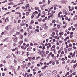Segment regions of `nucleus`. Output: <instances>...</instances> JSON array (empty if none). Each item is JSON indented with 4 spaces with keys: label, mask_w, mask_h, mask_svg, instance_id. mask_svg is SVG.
<instances>
[{
    "label": "nucleus",
    "mask_w": 77,
    "mask_h": 77,
    "mask_svg": "<svg viewBox=\"0 0 77 77\" xmlns=\"http://www.w3.org/2000/svg\"><path fill=\"white\" fill-rule=\"evenodd\" d=\"M52 54V52H50L48 56V57H49Z\"/></svg>",
    "instance_id": "f3484780"
},
{
    "label": "nucleus",
    "mask_w": 77,
    "mask_h": 77,
    "mask_svg": "<svg viewBox=\"0 0 77 77\" xmlns=\"http://www.w3.org/2000/svg\"><path fill=\"white\" fill-rule=\"evenodd\" d=\"M11 12H15V10H12L11 11Z\"/></svg>",
    "instance_id": "69168bd1"
},
{
    "label": "nucleus",
    "mask_w": 77,
    "mask_h": 77,
    "mask_svg": "<svg viewBox=\"0 0 77 77\" xmlns=\"http://www.w3.org/2000/svg\"><path fill=\"white\" fill-rule=\"evenodd\" d=\"M33 49V47L32 46H29L27 48V50L28 52L31 51Z\"/></svg>",
    "instance_id": "7ed1b4c3"
},
{
    "label": "nucleus",
    "mask_w": 77,
    "mask_h": 77,
    "mask_svg": "<svg viewBox=\"0 0 77 77\" xmlns=\"http://www.w3.org/2000/svg\"><path fill=\"white\" fill-rule=\"evenodd\" d=\"M24 22H25L24 23H27V22H28V20H24Z\"/></svg>",
    "instance_id": "a878e982"
},
{
    "label": "nucleus",
    "mask_w": 77,
    "mask_h": 77,
    "mask_svg": "<svg viewBox=\"0 0 77 77\" xmlns=\"http://www.w3.org/2000/svg\"><path fill=\"white\" fill-rule=\"evenodd\" d=\"M23 42L24 41H23V40H22L19 41L18 43L20 45H21V44H22V43H23Z\"/></svg>",
    "instance_id": "6e6552de"
},
{
    "label": "nucleus",
    "mask_w": 77,
    "mask_h": 77,
    "mask_svg": "<svg viewBox=\"0 0 77 77\" xmlns=\"http://www.w3.org/2000/svg\"><path fill=\"white\" fill-rule=\"evenodd\" d=\"M34 23V21L33 20H31V22L30 23V24H32Z\"/></svg>",
    "instance_id": "a211bd4d"
},
{
    "label": "nucleus",
    "mask_w": 77,
    "mask_h": 77,
    "mask_svg": "<svg viewBox=\"0 0 77 77\" xmlns=\"http://www.w3.org/2000/svg\"><path fill=\"white\" fill-rule=\"evenodd\" d=\"M44 29L45 30H48V26H46L44 27Z\"/></svg>",
    "instance_id": "4be33fe9"
},
{
    "label": "nucleus",
    "mask_w": 77,
    "mask_h": 77,
    "mask_svg": "<svg viewBox=\"0 0 77 77\" xmlns=\"http://www.w3.org/2000/svg\"><path fill=\"white\" fill-rule=\"evenodd\" d=\"M52 23H56V20H52Z\"/></svg>",
    "instance_id": "e433bc0d"
},
{
    "label": "nucleus",
    "mask_w": 77,
    "mask_h": 77,
    "mask_svg": "<svg viewBox=\"0 0 77 77\" xmlns=\"http://www.w3.org/2000/svg\"><path fill=\"white\" fill-rule=\"evenodd\" d=\"M24 36H26L27 35V32H25L24 34Z\"/></svg>",
    "instance_id": "bf43d9fd"
},
{
    "label": "nucleus",
    "mask_w": 77,
    "mask_h": 77,
    "mask_svg": "<svg viewBox=\"0 0 77 77\" xmlns=\"http://www.w3.org/2000/svg\"><path fill=\"white\" fill-rule=\"evenodd\" d=\"M21 21V20H18L17 23H20Z\"/></svg>",
    "instance_id": "473e14b6"
},
{
    "label": "nucleus",
    "mask_w": 77,
    "mask_h": 77,
    "mask_svg": "<svg viewBox=\"0 0 77 77\" xmlns=\"http://www.w3.org/2000/svg\"><path fill=\"white\" fill-rule=\"evenodd\" d=\"M5 29L6 30H8L9 29V27H8V26H7L6 27Z\"/></svg>",
    "instance_id": "c85d7f7f"
},
{
    "label": "nucleus",
    "mask_w": 77,
    "mask_h": 77,
    "mask_svg": "<svg viewBox=\"0 0 77 77\" xmlns=\"http://www.w3.org/2000/svg\"><path fill=\"white\" fill-rule=\"evenodd\" d=\"M7 2V0H5V1L3 2L2 3H6V2Z\"/></svg>",
    "instance_id": "603ef678"
},
{
    "label": "nucleus",
    "mask_w": 77,
    "mask_h": 77,
    "mask_svg": "<svg viewBox=\"0 0 77 77\" xmlns=\"http://www.w3.org/2000/svg\"><path fill=\"white\" fill-rule=\"evenodd\" d=\"M42 18H40L38 20V21H39V22H41L42 21Z\"/></svg>",
    "instance_id": "aec40b11"
},
{
    "label": "nucleus",
    "mask_w": 77,
    "mask_h": 77,
    "mask_svg": "<svg viewBox=\"0 0 77 77\" xmlns=\"http://www.w3.org/2000/svg\"><path fill=\"white\" fill-rule=\"evenodd\" d=\"M46 6V5L45 4L41 5H40V8H44Z\"/></svg>",
    "instance_id": "9d476101"
},
{
    "label": "nucleus",
    "mask_w": 77,
    "mask_h": 77,
    "mask_svg": "<svg viewBox=\"0 0 77 77\" xmlns=\"http://www.w3.org/2000/svg\"><path fill=\"white\" fill-rule=\"evenodd\" d=\"M75 52L73 53V54H72V55L71 56V57H75Z\"/></svg>",
    "instance_id": "ddd939ff"
},
{
    "label": "nucleus",
    "mask_w": 77,
    "mask_h": 77,
    "mask_svg": "<svg viewBox=\"0 0 77 77\" xmlns=\"http://www.w3.org/2000/svg\"><path fill=\"white\" fill-rule=\"evenodd\" d=\"M48 53H49V51H47L46 52V54H48Z\"/></svg>",
    "instance_id": "a19ab883"
},
{
    "label": "nucleus",
    "mask_w": 77,
    "mask_h": 77,
    "mask_svg": "<svg viewBox=\"0 0 77 77\" xmlns=\"http://www.w3.org/2000/svg\"><path fill=\"white\" fill-rule=\"evenodd\" d=\"M27 31L28 32H30V29H29V28H27Z\"/></svg>",
    "instance_id": "3c124183"
},
{
    "label": "nucleus",
    "mask_w": 77,
    "mask_h": 77,
    "mask_svg": "<svg viewBox=\"0 0 77 77\" xmlns=\"http://www.w3.org/2000/svg\"><path fill=\"white\" fill-rule=\"evenodd\" d=\"M29 28L30 29H32V26H29Z\"/></svg>",
    "instance_id": "c756f323"
},
{
    "label": "nucleus",
    "mask_w": 77,
    "mask_h": 77,
    "mask_svg": "<svg viewBox=\"0 0 77 77\" xmlns=\"http://www.w3.org/2000/svg\"><path fill=\"white\" fill-rule=\"evenodd\" d=\"M65 59L64 58H61V60H62V61H65Z\"/></svg>",
    "instance_id": "09e8293b"
},
{
    "label": "nucleus",
    "mask_w": 77,
    "mask_h": 77,
    "mask_svg": "<svg viewBox=\"0 0 77 77\" xmlns=\"http://www.w3.org/2000/svg\"><path fill=\"white\" fill-rule=\"evenodd\" d=\"M51 48H56V46H55V45H54L52 46Z\"/></svg>",
    "instance_id": "2f4dec72"
},
{
    "label": "nucleus",
    "mask_w": 77,
    "mask_h": 77,
    "mask_svg": "<svg viewBox=\"0 0 77 77\" xmlns=\"http://www.w3.org/2000/svg\"><path fill=\"white\" fill-rule=\"evenodd\" d=\"M65 61H63L62 62V64H63V65H64V64H65Z\"/></svg>",
    "instance_id": "774afa93"
},
{
    "label": "nucleus",
    "mask_w": 77,
    "mask_h": 77,
    "mask_svg": "<svg viewBox=\"0 0 77 77\" xmlns=\"http://www.w3.org/2000/svg\"><path fill=\"white\" fill-rule=\"evenodd\" d=\"M74 27L75 28L77 27V23L76 24H75Z\"/></svg>",
    "instance_id": "4d7b16f0"
},
{
    "label": "nucleus",
    "mask_w": 77,
    "mask_h": 77,
    "mask_svg": "<svg viewBox=\"0 0 77 77\" xmlns=\"http://www.w3.org/2000/svg\"><path fill=\"white\" fill-rule=\"evenodd\" d=\"M57 29H59L60 27V25H58L57 26Z\"/></svg>",
    "instance_id": "c9c22d12"
},
{
    "label": "nucleus",
    "mask_w": 77,
    "mask_h": 77,
    "mask_svg": "<svg viewBox=\"0 0 77 77\" xmlns=\"http://www.w3.org/2000/svg\"><path fill=\"white\" fill-rule=\"evenodd\" d=\"M20 32H17L16 34H14L13 35V36H14V37H16V35H17V36H18V35H20Z\"/></svg>",
    "instance_id": "39448f33"
},
{
    "label": "nucleus",
    "mask_w": 77,
    "mask_h": 77,
    "mask_svg": "<svg viewBox=\"0 0 77 77\" xmlns=\"http://www.w3.org/2000/svg\"><path fill=\"white\" fill-rule=\"evenodd\" d=\"M21 68V67L20 66H18V68H17V69H18V71L19 69H20V68Z\"/></svg>",
    "instance_id": "37998d69"
},
{
    "label": "nucleus",
    "mask_w": 77,
    "mask_h": 77,
    "mask_svg": "<svg viewBox=\"0 0 77 77\" xmlns=\"http://www.w3.org/2000/svg\"><path fill=\"white\" fill-rule=\"evenodd\" d=\"M23 45L21 46V48L23 50H26L27 47H28L29 46V44H26V43H24L23 44Z\"/></svg>",
    "instance_id": "f257e3e1"
},
{
    "label": "nucleus",
    "mask_w": 77,
    "mask_h": 77,
    "mask_svg": "<svg viewBox=\"0 0 77 77\" xmlns=\"http://www.w3.org/2000/svg\"><path fill=\"white\" fill-rule=\"evenodd\" d=\"M38 12H39L38 14H40H40H41V10H39V9L38 10Z\"/></svg>",
    "instance_id": "ea45409f"
},
{
    "label": "nucleus",
    "mask_w": 77,
    "mask_h": 77,
    "mask_svg": "<svg viewBox=\"0 0 77 77\" xmlns=\"http://www.w3.org/2000/svg\"><path fill=\"white\" fill-rule=\"evenodd\" d=\"M29 6H30V5L29 4H27L25 6L26 9H27V7L29 8Z\"/></svg>",
    "instance_id": "1a4fd4ad"
},
{
    "label": "nucleus",
    "mask_w": 77,
    "mask_h": 77,
    "mask_svg": "<svg viewBox=\"0 0 77 77\" xmlns=\"http://www.w3.org/2000/svg\"><path fill=\"white\" fill-rule=\"evenodd\" d=\"M17 44L16 43H14L13 44V46H16Z\"/></svg>",
    "instance_id": "e2e57ef3"
},
{
    "label": "nucleus",
    "mask_w": 77,
    "mask_h": 77,
    "mask_svg": "<svg viewBox=\"0 0 77 77\" xmlns=\"http://www.w3.org/2000/svg\"><path fill=\"white\" fill-rule=\"evenodd\" d=\"M34 15H36V13L35 12H33V13H32V15L31 16V19H32L33 18H34V17H35Z\"/></svg>",
    "instance_id": "0eeeda50"
},
{
    "label": "nucleus",
    "mask_w": 77,
    "mask_h": 77,
    "mask_svg": "<svg viewBox=\"0 0 77 77\" xmlns=\"http://www.w3.org/2000/svg\"><path fill=\"white\" fill-rule=\"evenodd\" d=\"M69 37L68 36L65 39H64V41H66V40H67V39H69Z\"/></svg>",
    "instance_id": "f8f14e48"
},
{
    "label": "nucleus",
    "mask_w": 77,
    "mask_h": 77,
    "mask_svg": "<svg viewBox=\"0 0 77 77\" xmlns=\"http://www.w3.org/2000/svg\"><path fill=\"white\" fill-rule=\"evenodd\" d=\"M15 53L16 54H17V55H18L19 54H20V53H21V52H20V51H16Z\"/></svg>",
    "instance_id": "423d86ee"
},
{
    "label": "nucleus",
    "mask_w": 77,
    "mask_h": 77,
    "mask_svg": "<svg viewBox=\"0 0 77 77\" xmlns=\"http://www.w3.org/2000/svg\"><path fill=\"white\" fill-rule=\"evenodd\" d=\"M58 54H60V53H61V51L60 50H59L58 51Z\"/></svg>",
    "instance_id": "79ce46f5"
},
{
    "label": "nucleus",
    "mask_w": 77,
    "mask_h": 77,
    "mask_svg": "<svg viewBox=\"0 0 77 77\" xmlns=\"http://www.w3.org/2000/svg\"><path fill=\"white\" fill-rule=\"evenodd\" d=\"M30 46L32 47V46H33V44L32 43H31L30 44Z\"/></svg>",
    "instance_id": "de8ad7c7"
},
{
    "label": "nucleus",
    "mask_w": 77,
    "mask_h": 77,
    "mask_svg": "<svg viewBox=\"0 0 77 77\" xmlns=\"http://www.w3.org/2000/svg\"><path fill=\"white\" fill-rule=\"evenodd\" d=\"M56 49H57V50H59V46H57L56 47Z\"/></svg>",
    "instance_id": "338daca9"
},
{
    "label": "nucleus",
    "mask_w": 77,
    "mask_h": 77,
    "mask_svg": "<svg viewBox=\"0 0 77 77\" xmlns=\"http://www.w3.org/2000/svg\"><path fill=\"white\" fill-rule=\"evenodd\" d=\"M71 50H72V48H69L68 49V51H71Z\"/></svg>",
    "instance_id": "bb28decb"
},
{
    "label": "nucleus",
    "mask_w": 77,
    "mask_h": 77,
    "mask_svg": "<svg viewBox=\"0 0 77 77\" xmlns=\"http://www.w3.org/2000/svg\"><path fill=\"white\" fill-rule=\"evenodd\" d=\"M56 74H57V71H56V70H55L52 72V75H56Z\"/></svg>",
    "instance_id": "20e7f679"
},
{
    "label": "nucleus",
    "mask_w": 77,
    "mask_h": 77,
    "mask_svg": "<svg viewBox=\"0 0 77 77\" xmlns=\"http://www.w3.org/2000/svg\"><path fill=\"white\" fill-rule=\"evenodd\" d=\"M38 53L39 54H41V53H42V51H41L40 49H38Z\"/></svg>",
    "instance_id": "dca6fc26"
},
{
    "label": "nucleus",
    "mask_w": 77,
    "mask_h": 77,
    "mask_svg": "<svg viewBox=\"0 0 77 77\" xmlns=\"http://www.w3.org/2000/svg\"><path fill=\"white\" fill-rule=\"evenodd\" d=\"M73 47L75 50H76V49H77V48L75 46H73Z\"/></svg>",
    "instance_id": "864d4df0"
},
{
    "label": "nucleus",
    "mask_w": 77,
    "mask_h": 77,
    "mask_svg": "<svg viewBox=\"0 0 77 77\" xmlns=\"http://www.w3.org/2000/svg\"><path fill=\"white\" fill-rule=\"evenodd\" d=\"M4 66V65H3V64H1L0 65V67L1 68H2V66Z\"/></svg>",
    "instance_id": "58836bf2"
},
{
    "label": "nucleus",
    "mask_w": 77,
    "mask_h": 77,
    "mask_svg": "<svg viewBox=\"0 0 77 77\" xmlns=\"http://www.w3.org/2000/svg\"><path fill=\"white\" fill-rule=\"evenodd\" d=\"M76 66H77V64H75L73 66V68H75L76 67Z\"/></svg>",
    "instance_id": "4c0bfd02"
},
{
    "label": "nucleus",
    "mask_w": 77,
    "mask_h": 77,
    "mask_svg": "<svg viewBox=\"0 0 77 77\" xmlns=\"http://www.w3.org/2000/svg\"><path fill=\"white\" fill-rule=\"evenodd\" d=\"M39 17H40V14H38V15L36 16V19H38V18H39Z\"/></svg>",
    "instance_id": "6ab92c4d"
},
{
    "label": "nucleus",
    "mask_w": 77,
    "mask_h": 77,
    "mask_svg": "<svg viewBox=\"0 0 77 77\" xmlns=\"http://www.w3.org/2000/svg\"><path fill=\"white\" fill-rule=\"evenodd\" d=\"M20 26H25V24L24 23H20Z\"/></svg>",
    "instance_id": "412c9836"
},
{
    "label": "nucleus",
    "mask_w": 77,
    "mask_h": 77,
    "mask_svg": "<svg viewBox=\"0 0 77 77\" xmlns=\"http://www.w3.org/2000/svg\"><path fill=\"white\" fill-rule=\"evenodd\" d=\"M50 2H51V1H50L49 0L48 1V5H49V4H50Z\"/></svg>",
    "instance_id": "6e6d98bb"
},
{
    "label": "nucleus",
    "mask_w": 77,
    "mask_h": 77,
    "mask_svg": "<svg viewBox=\"0 0 77 77\" xmlns=\"http://www.w3.org/2000/svg\"><path fill=\"white\" fill-rule=\"evenodd\" d=\"M39 58H40V57L38 56L36 58V60H38V59H39Z\"/></svg>",
    "instance_id": "c03bdc74"
},
{
    "label": "nucleus",
    "mask_w": 77,
    "mask_h": 77,
    "mask_svg": "<svg viewBox=\"0 0 77 77\" xmlns=\"http://www.w3.org/2000/svg\"><path fill=\"white\" fill-rule=\"evenodd\" d=\"M12 39H13L14 42L15 43H16L18 42V38L17 37H13Z\"/></svg>",
    "instance_id": "f03ea898"
},
{
    "label": "nucleus",
    "mask_w": 77,
    "mask_h": 77,
    "mask_svg": "<svg viewBox=\"0 0 77 77\" xmlns=\"http://www.w3.org/2000/svg\"><path fill=\"white\" fill-rule=\"evenodd\" d=\"M35 31H36V32H39V30L38 29H35Z\"/></svg>",
    "instance_id": "7c9ffc66"
},
{
    "label": "nucleus",
    "mask_w": 77,
    "mask_h": 77,
    "mask_svg": "<svg viewBox=\"0 0 77 77\" xmlns=\"http://www.w3.org/2000/svg\"><path fill=\"white\" fill-rule=\"evenodd\" d=\"M20 32L21 33H23V32H24V29H21L20 30Z\"/></svg>",
    "instance_id": "f704fd0d"
},
{
    "label": "nucleus",
    "mask_w": 77,
    "mask_h": 77,
    "mask_svg": "<svg viewBox=\"0 0 77 77\" xmlns=\"http://www.w3.org/2000/svg\"><path fill=\"white\" fill-rule=\"evenodd\" d=\"M69 54L70 56H72V54H73L71 52Z\"/></svg>",
    "instance_id": "052dcab7"
},
{
    "label": "nucleus",
    "mask_w": 77,
    "mask_h": 77,
    "mask_svg": "<svg viewBox=\"0 0 77 77\" xmlns=\"http://www.w3.org/2000/svg\"><path fill=\"white\" fill-rule=\"evenodd\" d=\"M34 45H38V44H37L36 43H35L34 44Z\"/></svg>",
    "instance_id": "13d9d810"
},
{
    "label": "nucleus",
    "mask_w": 77,
    "mask_h": 77,
    "mask_svg": "<svg viewBox=\"0 0 77 77\" xmlns=\"http://www.w3.org/2000/svg\"><path fill=\"white\" fill-rule=\"evenodd\" d=\"M28 59H29V61H32V57H28Z\"/></svg>",
    "instance_id": "2eb2a0df"
},
{
    "label": "nucleus",
    "mask_w": 77,
    "mask_h": 77,
    "mask_svg": "<svg viewBox=\"0 0 77 77\" xmlns=\"http://www.w3.org/2000/svg\"><path fill=\"white\" fill-rule=\"evenodd\" d=\"M61 2L63 3H65V0H62Z\"/></svg>",
    "instance_id": "cd10ccee"
},
{
    "label": "nucleus",
    "mask_w": 77,
    "mask_h": 77,
    "mask_svg": "<svg viewBox=\"0 0 77 77\" xmlns=\"http://www.w3.org/2000/svg\"><path fill=\"white\" fill-rule=\"evenodd\" d=\"M45 46H43L42 50H45Z\"/></svg>",
    "instance_id": "8fccbe9b"
},
{
    "label": "nucleus",
    "mask_w": 77,
    "mask_h": 77,
    "mask_svg": "<svg viewBox=\"0 0 77 77\" xmlns=\"http://www.w3.org/2000/svg\"><path fill=\"white\" fill-rule=\"evenodd\" d=\"M24 41L26 42H27V39L25 38L24 39Z\"/></svg>",
    "instance_id": "72a5a7b5"
},
{
    "label": "nucleus",
    "mask_w": 77,
    "mask_h": 77,
    "mask_svg": "<svg viewBox=\"0 0 77 77\" xmlns=\"http://www.w3.org/2000/svg\"><path fill=\"white\" fill-rule=\"evenodd\" d=\"M35 10H38V9H39V7H36L35 8Z\"/></svg>",
    "instance_id": "393cba45"
},
{
    "label": "nucleus",
    "mask_w": 77,
    "mask_h": 77,
    "mask_svg": "<svg viewBox=\"0 0 77 77\" xmlns=\"http://www.w3.org/2000/svg\"><path fill=\"white\" fill-rule=\"evenodd\" d=\"M42 53H43V54H44L45 53V51H44L42 50Z\"/></svg>",
    "instance_id": "680f3d73"
},
{
    "label": "nucleus",
    "mask_w": 77,
    "mask_h": 77,
    "mask_svg": "<svg viewBox=\"0 0 77 77\" xmlns=\"http://www.w3.org/2000/svg\"><path fill=\"white\" fill-rule=\"evenodd\" d=\"M17 14H18V15H21V13L20 12H18Z\"/></svg>",
    "instance_id": "5fc2aeb1"
},
{
    "label": "nucleus",
    "mask_w": 77,
    "mask_h": 77,
    "mask_svg": "<svg viewBox=\"0 0 77 77\" xmlns=\"http://www.w3.org/2000/svg\"><path fill=\"white\" fill-rule=\"evenodd\" d=\"M11 57V55L9 54L6 57L7 59H9Z\"/></svg>",
    "instance_id": "4468645a"
},
{
    "label": "nucleus",
    "mask_w": 77,
    "mask_h": 77,
    "mask_svg": "<svg viewBox=\"0 0 77 77\" xmlns=\"http://www.w3.org/2000/svg\"><path fill=\"white\" fill-rule=\"evenodd\" d=\"M19 36L20 39H23V35H22V34H20L19 35Z\"/></svg>",
    "instance_id": "9b49d317"
},
{
    "label": "nucleus",
    "mask_w": 77,
    "mask_h": 77,
    "mask_svg": "<svg viewBox=\"0 0 77 77\" xmlns=\"http://www.w3.org/2000/svg\"><path fill=\"white\" fill-rule=\"evenodd\" d=\"M25 14L26 16H28L29 14V12H26Z\"/></svg>",
    "instance_id": "b1692460"
},
{
    "label": "nucleus",
    "mask_w": 77,
    "mask_h": 77,
    "mask_svg": "<svg viewBox=\"0 0 77 77\" xmlns=\"http://www.w3.org/2000/svg\"><path fill=\"white\" fill-rule=\"evenodd\" d=\"M31 65V63H30V62L27 65L29 67V66H30Z\"/></svg>",
    "instance_id": "5701e85b"
},
{
    "label": "nucleus",
    "mask_w": 77,
    "mask_h": 77,
    "mask_svg": "<svg viewBox=\"0 0 77 77\" xmlns=\"http://www.w3.org/2000/svg\"><path fill=\"white\" fill-rule=\"evenodd\" d=\"M59 42L60 44H62V41H59Z\"/></svg>",
    "instance_id": "0e129e2a"
},
{
    "label": "nucleus",
    "mask_w": 77,
    "mask_h": 77,
    "mask_svg": "<svg viewBox=\"0 0 77 77\" xmlns=\"http://www.w3.org/2000/svg\"><path fill=\"white\" fill-rule=\"evenodd\" d=\"M13 3V2H10L8 3V5H12Z\"/></svg>",
    "instance_id": "49530a36"
},
{
    "label": "nucleus",
    "mask_w": 77,
    "mask_h": 77,
    "mask_svg": "<svg viewBox=\"0 0 77 77\" xmlns=\"http://www.w3.org/2000/svg\"><path fill=\"white\" fill-rule=\"evenodd\" d=\"M45 14H44L43 15H42L41 16V17L42 18H44V17H45Z\"/></svg>",
    "instance_id": "a18cd8bd"
}]
</instances>
